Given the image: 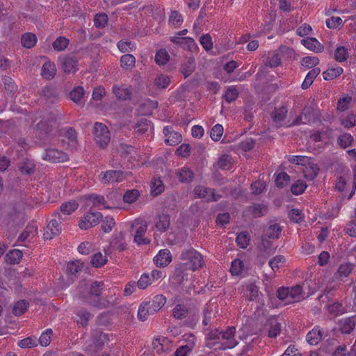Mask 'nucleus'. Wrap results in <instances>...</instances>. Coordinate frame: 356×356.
I'll return each instance as SVG.
<instances>
[{
  "label": "nucleus",
  "instance_id": "14",
  "mask_svg": "<svg viewBox=\"0 0 356 356\" xmlns=\"http://www.w3.org/2000/svg\"><path fill=\"white\" fill-rule=\"evenodd\" d=\"M338 326L342 333H351L356 327V315L340 319L338 322Z\"/></svg>",
  "mask_w": 356,
  "mask_h": 356
},
{
  "label": "nucleus",
  "instance_id": "19",
  "mask_svg": "<svg viewBox=\"0 0 356 356\" xmlns=\"http://www.w3.org/2000/svg\"><path fill=\"white\" fill-rule=\"evenodd\" d=\"M314 115L313 111L308 107L303 108L301 114L298 116L292 122L293 125H299L300 124H307L313 121Z\"/></svg>",
  "mask_w": 356,
  "mask_h": 356
},
{
  "label": "nucleus",
  "instance_id": "30",
  "mask_svg": "<svg viewBox=\"0 0 356 356\" xmlns=\"http://www.w3.org/2000/svg\"><path fill=\"white\" fill-rule=\"evenodd\" d=\"M321 69L319 67H314L306 75L301 87L303 90L308 89L313 83L316 76L320 74Z\"/></svg>",
  "mask_w": 356,
  "mask_h": 356
},
{
  "label": "nucleus",
  "instance_id": "58",
  "mask_svg": "<svg viewBox=\"0 0 356 356\" xmlns=\"http://www.w3.org/2000/svg\"><path fill=\"white\" fill-rule=\"evenodd\" d=\"M154 83L157 88H166L170 83V79L168 76L165 74H159L155 78Z\"/></svg>",
  "mask_w": 356,
  "mask_h": 356
},
{
  "label": "nucleus",
  "instance_id": "36",
  "mask_svg": "<svg viewBox=\"0 0 356 356\" xmlns=\"http://www.w3.org/2000/svg\"><path fill=\"white\" fill-rule=\"evenodd\" d=\"M113 92L115 94V97L118 99L122 100L129 99L131 95L130 90L128 88L124 87L123 86H114L113 87Z\"/></svg>",
  "mask_w": 356,
  "mask_h": 356
},
{
  "label": "nucleus",
  "instance_id": "56",
  "mask_svg": "<svg viewBox=\"0 0 356 356\" xmlns=\"http://www.w3.org/2000/svg\"><path fill=\"white\" fill-rule=\"evenodd\" d=\"M288 160L290 163L298 165L299 168L304 165H307L309 160H311V158L306 156L293 155L289 156Z\"/></svg>",
  "mask_w": 356,
  "mask_h": 356
},
{
  "label": "nucleus",
  "instance_id": "28",
  "mask_svg": "<svg viewBox=\"0 0 356 356\" xmlns=\"http://www.w3.org/2000/svg\"><path fill=\"white\" fill-rule=\"evenodd\" d=\"M170 340L165 337H156L153 339L152 347L157 353L168 350V344Z\"/></svg>",
  "mask_w": 356,
  "mask_h": 356
},
{
  "label": "nucleus",
  "instance_id": "2",
  "mask_svg": "<svg viewBox=\"0 0 356 356\" xmlns=\"http://www.w3.org/2000/svg\"><path fill=\"white\" fill-rule=\"evenodd\" d=\"M103 286L104 283L102 282H95L92 283L88 296L86 298L83 297V298L85 299V302L99 309L106 307L108 302L99 297L102 291Z\"/></svg>",
  "mask_w": 356,
  "mask_h": 356
},
{
  "label": "nucleus",
  "instance_id": "37",
  "mask_svg": "<svg viewBox=\"0 0 356 356\" xmlns=\"http://www.w3.org/2000/svg\"><path fill=\"white\" fill-rule=\"evenodd\" d=\"M268 336L270 338L277 337L281 332V324L275 319L268 321Z\"/></svg>",
  "mask_w": 356,
  "mask_h": 356
},
{
  "label": "nucleus",
  "instance_id": "52",
  "mask_svg": "<svg viewBox=\"0 0 356 356\" xmlns=\"http://www.w3.org/2000/svg\"><path fill=\"white\" fill-rule=\"evenodd\" d=\"M69 40L65 37L60 36L58 37L56 40L53 42L52 47L54 50L57 51H64L69 44Z\"/></svg>",
  "mask_w": 356,
  "mask_h": 356
},
{
  "label": "nucleus",
  "instance_id": "33",
  "mask_svg": "<svg viewBox=\"0 0 356 356\" xmlns=\"http://www.w3.org/2000/svg\"><path fill=\"white\" fill-rule=\"evenodd\" d=\"M301 43L308 49L316 52L321 51L323 47L321 43L314 38H307L302 39Z\"/></svg>",
  "mask_w": 356,
  "mask_h": 356
},
{
  "label": "nucleus",
  "instance_id": "25",
  "mask_svg": "<svg viewBox=\"0 0 356 356\" xmlns=\"http://www.w3.org/2000/svg\"><path fill=\"white\" fill-rule=\"evenodd\" d=\"M277 298L284 301L285 304H291L296 302L295 298H293V296L292 294L291 291H290V287H281L279 288L277 291Z\"/></svg>",
  "mask_w": 356,
  "mask_h": 356
},
{
  "label": "nucleus",
  "instance_id": "24",
  "mask_svg": "<svg viewBox=\"0 0 356 356\" xmlns=\"http://www.w3.org/2000/svg\"><path fill=\"white\" fill-rule=\"evenodd\" d=\"M323 334L318 326L314 327L307 336V341L312 346L317 345L322 339Z\"/></svg>",
  "mask_w": 356,
  "mask_h": 356
},
{
  "label": "nucleus",
  "instance_id": "23",
  "mask_svg": "<svg viewBox=\"0 0 356 356\" xmlns=\"http://www.w3.org/2000/svg\"><path fill=\"white\" fill-rule=\"evenodd\" d=\"M243 294L249 301H255L259 297V290L255 284H249L243 289Z\"/></svg>",
  "mask_w": 356,
  "mask_h": 356
},
{
  "label": "nucleus",
  "instance_id": "1",
  "mask_svg": "<svg viewBox=\"0 0 356 356\" xmlns=\"http://www.w3.org/2000/svg\"><path fill=\"white\" fill-rule=\"evenodd\" d=\"M181 259L186 261L184 265L186 270L196 271L204 266L202 254L193 248L183 250L181 254Z\"/></svg>",
  "mask_w": 356,
  "mask_h": 356
},
{
  "label": "nucleus",
  "instance_id": "60",
  "mask_svg": "<svg viewBox=\"0 0 356 356\" xmlns=\"http://www.w3.org/2000/svg\"><path fill=\"white\" fill-rule=\"evenodd\" d=\"M353 264L350 263H344L339 266L337 275L339 277H347L353 270Z\"/></svg>",
  "mask_w": 356,
  "mask_h": 356
},
{
  "label": "nucleus",
  "instance_id": "32",
  "mask_svg": "<svg viewBox=\"0 0 356 356\" xmlns=\"http://www.w3.org/2000/svg\"><path fill=\"white\" fill-rule=\"evenodd\" d=\"M38 42L37 36L32 33L27 32L21 37L22 45L26 49H31L35 46Z\"/></svg>",
  "mask_w": 356,
  "mask_h": 356
},
{
  "label": "nucleus",
  "instance_id": "26",
  "mask_svg": "<svg viewBox=\"0 0 356 356\" xmlns=\"http://www.w3.org/2000/svg\"><path fill=\"white\" fill-rule=\"evenodd\" d=\"M86 200L89 201L92 206L99 209L108 208L106 206V201L104 196L97 194H91L86 196Z\"/></svg>",
  "mask_w": 356,
  "mask_h": 356
},
{
  "label": "nucleus",
  "instance_id": "21",
  "mask_svg": "<svg viewBox=\"0 0 356 356\" xmlns=\"http://www.w3.org/2000/svg\"><path fill=\"white\" fill-rule=\"evenodd\" d=\"M145 302L146 305L150 308L152 314H155L164 306L166 302V298L163 295H157L152 300Z\"/></svg>",
  "mask_w": 356,
  "mask_h": 356
},
{
  "label": "nucleus",
  "instance_id": "54",
  "mask_svg": "<svg viewBox=\"0 0 356 356\" xmlns=\"http://www.w3.org/2000/svg\"><path fill=\"white\" fill-rule=\"evenodd\" d=\"M282 58L278 53L269 54L265 65L270 67H276L281 64Z\"/></svg>",
  "mask_w": 356,
  "mask_h": 356
},
{
  "label": "nucleus",
  "instance_id": "8",
  "mask_svg": "<svg viewBox=\"0 0 356 356\" xmlns=\"http://www.w3.org/2000/svg\"><path fill=\"white\" fill-rule=\"evenodd\" d=\"M58 61L65 73H75L78 70V60L74 55L59 56Z\"/></svg>",
  "mask_w": 356,
  "mask_h": 356
},
{
  "label": "nucleus",
  "instance_id": "27",
  "mask_svg": "<svg viewBox=\"0 0 356 356\" xmlns=\"http://www.w3.org/2000/svg\"><path fill=\"white\" fill-rule=\"evenodd\" d=\"M111 246L120 252L125 250L127 244L125 241L124 236L122 232L116 234L111 242Z\"/></svg>",
  "mask_w": 356,
  "mask_h": 356
},
{
  "label": "nucleus",
  "instance_id": "18",
  "mask_svg": "<svg viewBox=\"0 0 356 356\" xmlns=\"http://www.w3.org/2000/svg\"><path fill=\"white\" fill-rule=\"evenodd\" d=\"M311 161L312 159L307 165L299 168V170L302 172L304 177L307 180H313L317 176L319 170L318 165Z\"/></svg>",
  "mask_w": 356,
  "mask_h": 356
},
{
  "label": "nucleus",
  "instance_id": "20",
  "mask_svg": "<svg viewBox=\"0 0 356 356\" xmlns=\"http://www.w3.org/2000/svg\"><path fill=\"white\" fill-rule=\"evenodd\" d=\"M288 110L285 106L275 108L271 113V118L276 127H282Z\"/></svg>",
  "mask_w": 356,
  "mask_h": 356
},
{
  "label": "nucleus",
  "instance_id": "50",
  "mask_svg": "<svg viewBox=\"0 0 356 356\" xmlns=\"http://www.w3.org/2000/svg\"><path fill=\"white\" fill-rule=\"evenodd\" d=\"M17 345L21 348H31L36 347L38 346V339L34 336L29 337L19 340L17 342Z\"/></svg>",
  "mask_w": 356,
  "mask_h": 356
},
{
  "label": "nucleus",
  "instance_id": "17",
  "mask_svg": "<svg viewBox=\"0 0 356 356\" xmlns=\"http://www.w3.org/2000/svg\"><path fill=\"white\" fill-rule=\"evenodd\" d=\"M172 261V255L169 250H161L154 258V262L157 267L167 266Z\"/></svg>",
  "mask_w": 356,
  "mask_h": 356
},
{
  "label": "nucleus",
  "instance_id": "9",
  "mask_svg": "<svg viewBox=\"0 0 356 356\" xmlns=\"http://www.w3.org/2000/svg\"><path fill=\"white\" fill-rule=\"evenodd\" d=\"M132 229L135 231L134 241L138 245L148 244L149 241L143 237L147 227L146 223L142 220H136L132 225Z\"/></svg>",
  "mask_w": 356,
  "mask_h": 356
},
{
  "label": "nucleus",
  "instance_id": "42",
  "mask_svg": "<svg viewBox=\"0 0 356 356\" xmlns=\"http://www.w3.org/2000/svg\"><path fill=\"white\" fill-rule=\"evenodd\" d=\"M238 91L236 86H229L223 95V98L227 103L234 102L238 98Z\"/></svg>",
  "mask_w": 356,
  "mask_h": 356
},
{
  "label": "nucleus",
  "instance_id": "29",
  "mask_svg": "<svg viewBox=\"0 0 356 356\" xmlns=\"http://www.w3.org/2000/svg\"><path fill=\"white\" fill-rule=\"evenodd\" d=\"M195 58L192 56L187 58L181 65V72L184 77L189 76L195 70Z\"/></svg>",
  "mask_w": 356,
  "mask_h": 356
},
{
  "label": "nucleus",
  "instance_id": "46",
  "mask_svg": "<svg viewBox=\"0 0 356 356\" xmlns=\"http://www.w3.org/2000/svg\"><path fill=\"white\" fill-rule=\"evenodd\" d=\"M170 59V56L165 49H161L156 52L155 62L159 65H165Z\"/></svg>",
  "mask_w": 356,
  "mask_h": 356
},
{
  "label": "nucleus",
  "instance_id": "5",
  "mask_svg": "<svg viewBox=\"0 0 356 356\" xmlns=\"http://www.w3.org/2000/svg\"><path fill=\"white\" fill-rule=\"evenodd\" d=\"M193 194L196 198L206 199L207 201L216 202L221 198V195L217 194L215 189L204 186H196L193 190Z\"/></svg>",
  "mask_w": 356,
  "mask_h": 356
},
{
  "label": "nucleus",
  "instance_id": "49",
  "mask_svg": "<svg viewBox=\"0 0 356 356\" xmlns=\"http://www.w3.org/2000/svg\"><path fill=\"white\" fill-rule=\"evenodd\" d=\"M107 262V257L99 252L92 256L91 264L95 268H100Z\"/></svg>",
  "mask_w": 356,
  "mask_h": 356
},
{
  "label": "nucleus",
  "instance_id": "12",
  "mask_svg": "<svg viewBox=\"0 0 356 356\" xmlns=\"http://www.w3.org/2000/svg\"><path fill=\"white\" fill-rule=\"evenodd\" d=\"M38 234V226L35 222H29L24 231L19 236L17 243L21 245V243L26 240L33 239Z\"/></svg>",
  "mask_w": 356,
  "mask_h": 356
},
{
  "label": "nucleus",
  "instance_id": "62",
  "mask_svg": "<svg viewBox=\"0 0 356 356\" xmlns=\"http://www.w3.org/2000/svg\"><path fill=\"white\" fill-rule=\"evenodd\" d=\"M115 225L114 218L112 216H107L102 220L101 227L104 232L108 233L112 230Z\"/></svg>",
  "mask_w": 356,
  "mask_h": 356
},
{
  "label": "nucleus",
  "instance_id": "16",
  "mask_svg": "<svg viewBox=\"0 0 356 356\" xmlns=\"http://www.w3.org/2000/svg\"><path fill=\"white\" fill-rule=\"evenodd\" d=\"M163 134L165 136V142L167 145L174 146L181 142V135L175 131L172 127L166 126L163 128Z\"/></svg>",
  "mask_w": 356,
  "mask_h": 356
},
{
  "label": "nucleus",
  "instance_id": "31",
  "mask_svg": "<svg viewBox=\"0 0 356 356\" xmlns=\"http://www.w3.org/2000/svg\"><path fill=\"white\" fill-rule=\"evenodd\" d=\"M56 72V65L50 61L45 62L42 67L41 74L46 79H51L54 77Z\"/></svg>",
  "mask_w": 356,
  "mask_h": 356
},
{
  "label": "nucleus",
  "instance_id": "63",
  "mask_svg": "<svg viewBox=\"0 0 356 356\" xmlns=\"http://www.w3.org/2000/svg\"><path fill=\"white\" fill-rule=\"evenodd\" d=\"M188 309L185 305H177L172 309V315L175 318L182 319L187 316Z\"/></svg>",
  "mask_w": 356,
  "mask_h": 356
},
{
  "label": "nucleus",
  "instance_id": "55",
  "mask_svg": "<svg viewBox=\"0 0 356 356\" xmlns=\"http://www.w3.org/2000/svg\"><path fill=\"white\" fill-rule=\"evenodd\" d=\"M84 95V90L83 87L77 86L70 91L69 95L70 98L76 104L81 102Z\"/></svg>",
  "mask_w": 356,
  "mask_h": 356
},
{
  "label": "nucleus",
  "instance_id": "34",
  "mask_svg": "<svg viewBox=\"0 0 356 356\" xmlns=\"http://www.w3.org/2000/svg\"><path fill=\"white\" fill-rule=\"evenodd\" d=\"M23 253L21 250L14 249L10 250L6 255V261L9 264H19L22 258Z\"/></svg>",
  "mask_w": 356,
  "mask_h": 356
},
{
  "label": "nucleus",
  "instance_id": "43",
  "mask_svg": "<svg viewBox=\"0 0 356 356\" xmlns=\"http://www.w3.org/2000/svg\"><path fill=\"white\" fill-rule=\"evenodd\" d=\"M177 177L181 182H191L193 178V172L188 168L184 167L178 172Z\"/></svg>",
  "mask_w": 356,
  "mask_h": 356
},
{
  "label": "nucleus",
  "instance_id": "61",
  "mask_svg": "<svg viewBox=\"0 0 356 356\" xmlns=\"http://www.w3.org/2000/svg\"><path fill=\"white\" fill-rule=\"evenodd\" d=\"M151 191L154 195H158L164 191V185L159 178H154L152 180Z\"/></svg>",
  "mask_w": 356,
  "mask_h": 356
},
{
  "label": "nucleus",
  "instance_id": "53",
  "mask_svg": "<svg viewBox=\"0 0 356 356\" xmlns=\"http://www.w3.org/2000/svg\"><path fill=\"white\" fill-rule=\"evenodd\" d=\"M307 185L305 181L298 179L296 181L291 187V191L296 195H301L307 188Z\"/></svg>",
  "mask_w": 356,
  "mask_h": 356
},
{
  "label": "nucleus",
  "instance_id": "13",
  "mask_svg": "<svg viewBox=\"0 0 356 356\" xmlns=\"http://www.w3.org/2000/svg\"><path fill=\"white\" fill-rule=\"evenodd\" d=\"M61 232V225L60 222L58 221L57 219L54 218L51 219L44 233V238L47 240H50L53 238L54 237L58 236Z\"/></svg>",
  "mask_w": 356,
  "mask_h": 356
},
{
  "label": "nucleus",
  "instance_id": "11",
  "mask_svg": "<svg viewBox=\"0 0 356 356\" xmlns=\"http://www.w3.org/2000/svg\"><path fill=\"white\" fill-rule=\"evenodd\" d=\"M268 211V208L263 204H254L248 207L243 212L245 217H252L254 218L264 216Z\"/></svg>",
  "mask_w": 356,
  "mask_h": 356
},
{
  "label": "nucleus",
  "instance_id": "35",
  "mask_svg": "<svg viewBox=\"0 0 356 356\" xmlns=\"http://www.w3.org/2000/svg\"><path fill=\"white\" fill-rule=\"evenodd\" d=\"M343 72V69L341 67H330L323 72V77L326 81H330L339 76Z\"/></svg>",
  "mask_w": 356,
  "mask_h": 356
},
{
  "label": "nucleus",
  "instance_id": "44",
  "mask_svg": "<svg viewBox=\"0 0 356 356\" xmlns=\"http://www.w3.org/2000/svg\"><path fill=\"white\" fill-rule=\"evenodd\" d=\"M53 335V330L51 328H47L44 331H43L39 339H38V343H40V346L47 347L51 343V337Z\"/></svg>",
  "mask_w": 356,
  "mask_h": 356
},
{
  "label": "nucleus",
  "instance_id": "15",
  "mask_svg": "<svg viewBox=\"0 0 356 356\" xmlns=\"http://www.w3.org/2000/svg\"><path fill=\"white\" fill-rule=\"evenodd\" d=\"M219 345H222L221 331L219 329L210 331L206 337L207 347L216 350Z\"/></svg>",
  "mask_w": 356,
  "mask_h": 356
},
{
  "label": "nucleus",
  "instance_id": "3",
  "mask_svg": "<svg viewBox=\"0 0 356 356\" xmlns=\"http://www.w3.org/2000/svg\"><path fill=\"white\" fill-rule=\"evenodd\" d=\"M94 135L96 143L102 148H105L110 141V133L107 127L102 123L95 122Z\"/></svg>",
  "mask_w": 356,
  "mask_h": 356
},
{
  "label": "nucleus",
  "instance_id": "51",
  "mask_svg": "<svg viewBox=\"0 0 356 356\" xmlns=\"http://www.w3.org/2000/svg\"><path fill=\"white\" fill-rule=\"evenodd\" d=\"M282 232V228L277 224L270 225L266 231V236L270 239H277Z\"/></svg>",
  "mask_w": 356,
  "mask_h": 356
},
{
  "label": "nucleus",
  "instance_id": "38",
  "mask_svg": "<svg viewBox=\"0 0 356 356\" xmlns=\"http://www.w3.org/2000/svg\"><path fill=\"white\" fill-rule=\"evenodd\" d=\"M349 57L348 50L343 46H339L336 48L334 54V58L336 61L343 63Z\"/></svg>",
  "mask_w": 356,
  "mask_h": 356
},
{
  "label": "nucleus",
  "instance_id": "47",
  "mask_svg": "<svg viewBox=\"0 0 356 356\" xmlns=\"http://www.w3.org/2000/svg\"><path fill=\"white\" fill-rule=\"evenodd\" d=\"M250 241V236L248 232H240L236 238V242L237 245L243 249L246 248Z\"/></svg>",
  "mask_w": 356,
  "mask_h": 356
},
{
  "label": "nucleus",
  "instance_id": "10",
  "mask_svg": "<svg viewBox=\"0 0 356 356\" xmlns=\"http://www.w3.org/2000/svg\"><path fill=\"white\" fill-rule=\"evenodd\" d=\"M42 159L51 163H62L68 161V155L57 149H47Z\"/></svg>",
  "mask_w": 356,
  "mask_h": 356
},
{
  "label": "nucleus",
  "instance_id": "40",
  "mask_svg": "<svg viewBox=\"0 0 356 356\" xmlns=\"http://www.w3.org/2000/svg\"><path fill=\"white\" fill-rule=\"evenodd\" d=\"M136 58L130 54L123 55L120 58V65L126 70L132 69L135 67Z\"/></svg>",
  "mask_w": 356,
  "mask_h": 356
},
{
  "label": "nucleus",
  "instance_id": "41",
  "mask_svg": "<svg viewBox=\"0 0 356 356\" xmlns=\"http://www.w3.org/2000/svg\"><path fill=\"white\" fill-rule=\"evenodd\" d=\"M79 204L76 200H70L63 203L60 209V211L65 215H70L78 209Z\"/></svg>",
  "mask_w": 356,
  "mask_h": 356
},
{
  "label": "nucleus",
  "instance_id": "7",
  "mask_svg": "<svg viewBox=\"0 0 356 356\" xmlns=\"http://www.w3.org/2000/svg\"><path fill=\"white\" fill-rule=\"evenodd\" d=\"M99 179L102 184H110L120 182L123 180V172L121 170H110L102 172Z\"/></svg>",
  "mask_w": 356,
  "mask_h": 356
},
{
  "label": "nucleus",
  "instance_id": "48",
  "mask_svg": "<svg viewBox=\"0 0 356 356\" xmlns=\"http://www.w3.org/2000/svg\"><path fill=\"white\" fill-rule=\"evenodd\" d=\"M286 262V258L282 255H277L272 258L268 264L272 270L275 272L279 270Z\"/></svg>",
  "mask_w": 356,
  "mask_h": 356
},
{
  "label": "nucleus",
  "instance_id": "39",
  "mask_svg": "<svg viewBox=\"0 0 356 356\" xmlns=\"http://www.w3.org/2000/svg\"><path fill=\"white\" fill-rule=\"evenodd\" d=\"M29 303L27 300H21L16 302L13 307V314L16 316H20L24 314L29 308Z\"/></svg>",
  "mask_w": 356,
  "mask_h": 356
},
{
  "label": "nucleus",
  "instance_id": "64",
  "mask_svg": "<svg viewBox=\"0 0 356 356\" xmlns=\"http://www.w3.org/2000/svg\"><path fill=\"white\" fill-rule=\"evenodd\" d=\"M200 43L205 51H208L213 49V40L211 36L209 33L203 34L200 38Z\"/></svg>",
  "mask_w": 356,
  "mask_h": 356
},
{
  "label": "nucleus",
  "instance_id": "57",
  "mask_svg": "<svg viewBox=\"0 0 356 356\" xmlns=\"http://www.w3.org/2000/svg\"><path fill=\"white\" fill-rule=\"evenodd\" d=\"M183 21V17L179 12L176 10L171 12L169 17V24L171 26L177 28L181 25Z\"/></svg>",
  "mask_w": 356,
  "mask_h": 356
},
{
  "label": "nucleus",
  "instance_id": "4",
  "mask_svg": "<svg viewBox=\"0 0 356 356\" xmlns=\"http://www.w3.org/2000/svg\"><path fill=\"white\" fill-rule=\"evenodd\" d=\"M235 333L236 328L234 327H228L225 331H221L222 345H219L217 348L226 350L234 348L238 344Z\"/></svg>",
  "mask_w": 356,
  "mask_h": 356
},
{
  "label": "nucleus",
  "instance_id": "59",
  "mask_svg": "<svg viewBox=\"0 0 356 356\" xmlns=\"http://www.w3.org/2000/svg\"><path fill=\"white\" fill-rule=\"evenodd\" d=\"M218 168L222 170H229L232 167V162L228 155L221 156L218 161Z\"/></svg>",
  "mask_w": 356,
  "mask_h": 356
},
{
  "label": "nucleus",
  "instance_id": "45",
  "mask_svg": "<svg viewBox=\"0 0 356 356\" xmlns=\"http://www.w3.org/2000/svg\"><path fill=\"white\" fill-rule=\"evenodd\" d=\"M83 268V262L80 260H75L67 263V273L70 275H75L76 273L82 270Z\"/></svg>",
  "mask_w": 356,
  "mask_h": 356
},
{
  "label": "nucleus",
  "instance_id": "22",
  "mask_svg": "<svg viewBox=\"0 0 356 356\" xmlns=\"http://www.w3.org/2000/svg\"><path fill=\"white\" fill-rule=\"evenodd\" d=\"M155 227L161 232H165L170 226V216L167 213L158 214L154 219Z\"/></svg>",
  "mask_w": 356,
  "mask_h": 356
},
{
  "label": "nucleus",
  "instance_id": "6",
  "mask_svg": "<svg viewBox=\"0 0 356 356\" xmlns=\"http://www.w3.org/2000/svg\"><path fill=\"white\" fill-rule=\"evenodd\" d=\"M102 218L100 212H88L80 220L79 226L81 229H88L97 225Z\"/></svg>",
  "mask_w": 356,
  "mask_h": 356
}]
</instances>
